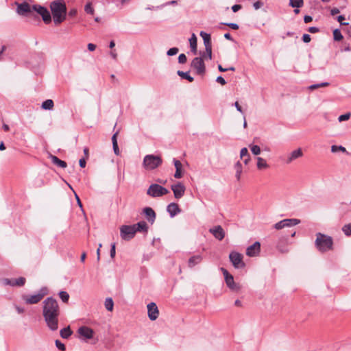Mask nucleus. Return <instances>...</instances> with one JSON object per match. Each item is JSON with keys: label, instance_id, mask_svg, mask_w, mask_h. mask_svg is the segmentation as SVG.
<instances>
[{"label": "nucleus", "instance_id": "obj_1", "mask_svg": "<svg viewBox=\"0 0 351 351\" xmlns=\"http://www.w3.org/2000/svg\"><path fill=\"white\" fill-rule=\"evenodd\" d=\"M60 308L56 300L47 298L43 302V315L47 326L53 331L58 328Z\"/></svg>", "mask_w": 351, "mask_h": 351}, {"label": "nucleus", "instance_id": "obj_2", "mask_svg": "<svg viewBox=\"0 0 351 351\" xmlns=\"http://www.w3.org/2000/svg\"><path fill=\"white\" fill-rule=\"evenodd\" d=\"M50 8L56 25H59L65 20L66 7L64 1L60 0L53 1L51 3Z\"/></svg>", "mask_w": 351, "mask_h": 351}, {"label": "nucleus", "instance_id": "obj_3", "mask_svg": "<svg viewBox=\"0 0 351 351\" xmlns=\"http://www.w3.org/2000/svg\"><path fill=\"white\" fill-rule=\"evenodd\" d=\"M315 245L319 251L325 252L332 250L333 240L331 237L318 232L316 234Z\"/></svg>", "mask_w": 351, "mask_h": 351}, {"label": "nucleus", "instance_id": "obj_4", "mask_svg": "<svg viewBox=\"0 0 351 351\" xmlns=\"http://www.w3.org/2000/svg\"><path fill=\"white\" fill-rule=\"evenodd\" d=\"M162 163V159L160 156L148 154L143 158V166L148 171L154 170L160 167Z\"/></svg>", "mask_w": 351, "mask_h": 351}, {"label": "nucleus", "instance_id": "obj_5", "mask_svg": "<svg viewBox=\"0 0 351 351\" xmlns=\"http://www.w3.org/2000/svg\"><path fill=\"white\" fill-rule=\"evenodd\" d=\"M168 193V189L158 184H152L147 190V195L152 197H162Z\"/></svg>", "mask_w": 351, "mask_h": 351}, {"label": "nucleus", "instance_id": "obj_6", "mask_svg": "<svg viewBox=\"0 0 351 351\" xmlns=\"http://www.w3.org/2000/svg\"><path fill=\"white\" fill-rule=\"evenodd\" d=\"M136 229L133 225H123L120 227V236L124 241H130L134 237Z\"/></svg>", "mask_w": 351, "mask_h": 351}, {"label": "nucleus", "instance_id": "obj_7", "mask_svg": "<svg viewBox=\"0 0 351 351\" xmlns=\"http://www.w3.org/2000/svg\"><path fill=\"white\" fill-rule=\"evenodd\" d=\"M33 11L36 12L38 14H39L42 18L43 21L46 24H49L51 21V16L48 11V10L40 5H34L32 6Z\"/></svg>", "mask_w": 351, "mask_h": 351}, {"label": "nucleus", "instance_id": "obj_8", "mask_svg": "<svg viewBox=\"0 0 351 351\" xmlns=\"http://www.w3.org/2000/svg\"><path fill=\"white\" fill-rule=\"evenodd\" d=\"M191 67L196 71L197 74L203 75L206 71V66L202 58H195L191 64Z\"/></svg>", "mask_w": 351, "mask_h": 351}, {"label": "nucleus", "instance_id": "obj_9", "mask_svg": "<svg viewBox=\"0 0 351 351\" xmlns=\"http://www.w3.org/2000/svg\"><path fill=\"white\" fill-rule=\"evenodd\" d=\"M229 258L234 268L239 269L245 267L241 254L237 252H232L229 255Z\"/></svg>", "mask_w": 351, "mask_h": 351}, {"label": "nucleus", "instance_id": "obj_10", "mask_svg": "<svg viewBox=\"0 0 351 351\" xmlns=\"http://www.w3.org/2000/svg\"><path fill=\"white\" fill-rule=\"evenodd\" d=\"M300 221L297 219H283L274 225V228L281 230L286 227H291L300 223Z\"/></svg>", "mask_w": 351, "mask_h": 351}, {"label": "nucleus", "instance_id": "obj_11", "mask_svg": "<svg viewBox=\"0 0 351 351\" xmlns=\"http://www.w3.org/2000/svg\"><path fill=\"white\" fill-rule=\"evenodd\" d=\"M77 333L84 340L87 341L93 337L95 332L92 328L83 326L78 328Z\"/></svg>", "mask_w": 351, "mask_h": 351}, {"label": "nucleus", "instance_id": "obj_12", "mask_svg": "<svg viewBox=\"0 0 351 351\" xmlns=\"http://www.w3.org/2000/svg\"><path fill=\"white\" fill-rule=\"evenodd\" d=\"M33 12L32 6L26 2L17 3L16 12L19 15L27 16Z\"/></svg>", "mask_w": 351, "mask_h": 351}, {"label": "nucleus", "instance_id": "obj_13", "mask_svg": "<svg viewBox=\"0 0 351 351\" xmlns=\"http://www.w3.org/2000/svg\"><path fill=\"white\" fill-rule=\"evenodd\" d=\"M147 315L150 320H156L159 315V311L157 305L154 302L147 304Z\"/></svg>", "mask_w": 351, "mask_h": 351}, {"label": "nucleus", "instance_id": "obj_14", "mask_svg": "<svg viewBox=\"0 0 351 351\" xmlns=\"http://www.w3.org/2000/svg\"><path fill=\"white\" fill-rule=\"evenodd\" d=\"M171 190L176 199H180L184 195L186 188L181 182H178L176 184L171 185Z\"/></svg>", "mask_w": 351, "mask_h": 351}, {"label": "nucleus", "instance_id": "obj_15", "mask_svg": "<svg viewBox=\"0 0 351 351\" xmlns=\"http://www.w3.org/2000/svg\"><path fill=\"white\" fill-rule=\"evenodd\" d=\"M261 250V243L256 241L254 244L246 249V255L250 257L257 256Z\"/></svg>", "mask_w": 351, "mask_h": 351}, {"label": "nucleus", "instance_id": "obj_16", "mask_svg": "<svg viewBox=\"0 0 351 351\" xmlns=\"http://www.w3.org/2000/svg\"><path fill=\"white\" fill-rule=\"evenodd\" d=\"M215 239L221 241L225 237V232L221 226H216L209 230Z\"/></svg>", "mask_w": 351, "mask_h": 351}, {"label": "nucleus", "instance_id": "obj_17", "mask_svg": "<svg viewBox=\"0 0 351 351\" xmlns=\"http://www.w3.org/2000/svg\"><path fill=\"white\" fill-rule=\"evenodd\" d=\"M227 286L233 291H239L241 289L239 285L235 283L233 276L229 274L224 277Z\"/></svg>", "mask_w": 351, "mask_h": 351}, {"label": "nucleus", "instance_id": "obj_18", "mask_svg": "<svg viewBox=\"0 0 351 351\" xmlns=\"http://www.w3.org/2000/svg\"><path fill=\"white\" fill-rule=\"evenodd\" d=\"M199 35L204 40L206 52H208L210 56V46H212L210 35L203 31L200 32Z\"/></svg>", "mask_w": 351, "mask_h": 351}, {"label": "nucleus", "instance_id": "obj_19", "mask_svg": "<svg viewBox=\"0 0 351 351\" xmlns=\"http://www.w3.org/2000/svg\"><path fill=\"white\" fill-rule=\"evenodd\" d=\"M303 156V152L301 148H298L293 152H291L286 159L285 162L287 164L291 163L293 160L302 157Z\"/></svg>", "mask_w": 351, "mask_h": 351}, {"label": "nucleus", "instance_id": "obj_20", "mask_svg": "<svg viewBox=\"0 0 351 351\" xmlns=\"http://www.w3.org/2000/svg\"><path fill=\"white\" fill-rule=\"evenodd\" d=\"M43 298V295L40 293L32 295H26L23 297L24 300L27 304H37L39 302L42 298Z\"/></svg>", "mask_w": 351, "mask_h": 351}, {"label": "nucleus", "instance_id": "obj_21", "mask_svg": "<svg viewBox=\"0 0 351 351\" xmlns=\"http://www.w3.org/2000/svg\"><path fill=\"white\" fill-rule=\"evenodd\" d=\"M167 211L169 213L171 217H175L176 215L181 212L180 208L178 204L172 202L170 203L167 207Z\"/></svg>", "mask_w": 351, "mask_h": 351}, {"label": "nucleus", "instance_id": "obj_22", "mask_svg": "<svg viewBox=\"0 0 351 351\" xmlns=\"http://www.w3.org/2000/svg\"><path fill=\"white\" fill-rule=\"evenodd\" d=\"M203 259L200 254L192 256L188 261V266L190 268L194 267L195 265L199 264Z\"/></svg>", "mask_w": 351, "mask_h": 351}, {"label": "nucleus", "instance_id": "obj_23", "mask_svg": "<svg viewBox=\"0 0 351 351\" xmlns=\"http://www.w3.org/2000/svg\"><path fill=\"white\" fill-rule=\"evenodd\" d=\"M143 213H145L148 221L153 223L156 219V213L154 210L150 207H146L144 208Z\"/></svg>", "mask_w": 351, "mask_h": 351}, {"label": "nucleus", "instance_id": "obj_24", "mask_svg": "<svg viewBox=\"0 0 351 351\" xmlns=\"http://www.w3.org/2000/svg\"><path fill=\"white\" fill-rule=\"evenodd\" d=\"M174 166L176 167V172L174 174V177L177 179L181 178L182 177V165L181 162L176 158L173 159Z\"/></svg>", "mask_w": 351, "mask_h": 351}, {"label": "nucleus", "instance_id": "obj_25", "mask_svg": "<svg viewBox=\"0 0 351 351\" xmlns=\"http://www.w3.org/2000/svg\"><path fill=\"white\" fill-rule=\"evenodd\" d=\"M133 226H134L136 229V233L137 232H147L148 230V226L147 223L144 221H141L136 224H133Z\"/></svg>", "mask_w": 351, "mask_h": 351}, {"label": "nucleus", "instance_id": "obj_26", "mask_svg": "<svg viewBox=\"0 0 351 351\" xmlns=\"http://www.w3.org/2000/svg\"><path fill=\"white\" fill-rule=\"evenodd\" d=\"M49 158H51L53 164H54L55 165L60 167L61 168L66 167V166H67L66 162H64V160H60L57 156H53V155H50Z\"/></svg>", "mask_w": 351, "mask_h": 351}, {"label": "nucleus", "instance_id": "obj_27", "mask_svg": "<svg viewBox=\"0 0 351 351\" xmlns=\"http://www.w3.org/2000/svg\"><path fill=\"white\" fill-rule=\"evenodd\" d=\"M234 168L235 169V178L237 179V181H240L241 180V174H242V171H243V166H242V164L241 163L240 161H237L234 165Z\"/></svg>", "mask_w": 351, "mask_h": 351}, {"label": "nucleus", "instance_id": "obj_28", "mask_svg": "<svg viewBox=\"0 0 351 351\" xmlns=\"http://www.w3.org/2000/svg\"><path fill=\"white\" fill-rule=\"evenodd\" d=\"M277 248L282 253H287L289 248L287 247V239H280L277 244Z\"/></svg>", "mask_w": 351, "mask_h": 351}, {"label": "nucleus", "instance_id": "obj_29", "mask_svg": "<svg viewBox=\"0 0 351 351\" xmlns=\"http://www.w3.org/2000/svg\"><path fill=\"white\" fill-rule=\"evenodd\" d=\"M190 47L191 51L194 53H197V37L195 34H193L189 39Z\"/></svg>", "mask_w": 351, "mask_h": 351}, {"label": "nucleus", "instance_id": "obj_30", "mask_svg": "<svg viewBox=\"0 0 351 351\" xmlns=\"http://www.w3.org/2000/svg\"><path fill=\"white\" fill-rule=\"evenodd\" d=\"M60 334L62 338L67 339L72 335V331L70 327L67 326L60 330Z\"/></svg>", "mask_w": 351, "mask_h": 351}, {"label": "nucleus", "instance_id": "obj_31", "mask_svg": "<svg viewBox=\"0 0 351 351\" xmlns=\"http://www.w3.org/2000/svg\"><path fill=\"white\" fill-rule=\"evenodd\" d=\"M268 167L269 166L265 159L261 157L257 158V168L258 169H267Z\"/></svg>", "mask_w": 351, "mask_h": 351}, {"label": "nucleus", "instance_id": "obj_32", "mask_svg": "<svg viewBox=\"0 0 351 351\" xmlns=\"http://www.w3.org/2000/svg\"><path fill=\"white\" fill-rule=\"evenodd\" d=\"M177 74L181 77L182 79L187 80L189 82H192L194 80V78L191 76L189 72H184L182 71H178Z\"/></svg>", "mask_w": 351, "mask_h": 351}, {"label": "nucleus", "instance_id": "obj_33", "mask_svg": "<svg viewBox=\"0 0 351 351\" xmlns=\"http://www.w3.org/2000/svg\"><path fill=\"white\" fill-rule=\"evenodd\" d=\"M53 101L51 99H47L42 103V108L45 110H51L53 107Z\"/></svg>", "mask_w": 351, "mask_h": 351}, {"label": "nucleus", "instance_id": "obj_34", "mask_svg": "<svg viewBox=\"0 0 351 351\" xmlns=\"http://www.w3.org/2000/svg\"><path fill=\"white\" fill-rule=\"evenodd\" d=\"M304 5L303 0H289V5L293 8H299Z\"/></svg>", "mask_w": 351, "mask_h": 351}, {"label": "nucleus", "instance_id": "obj_35", "mask_svg": "<svg viewBox=\"0 0 351 351\" xmlns=\"http://www.w3.org/2000/svg\"><path fill=\"white\" fill-rule=\"evenodd\" d=\"M104 305H105L106 308L108 311H112L113 309V306H114V302H113L112 299L111 298H106L105 300Z\"/></svg>", "mask_w": 351, "mask_h": 351}, {"label": "nucleus", "instance_id": "obj_36", "mask_svg": "<svg viewBox=\"0 0 351 351\" xmlns=\"http://www.w3.org/2000/svg\"><path fill=\"white\" fill-rule=\"evenodd\" d=\"M333 37L334 40L336 41H340L343 38L341 31L339 29H335L333 31Z\"/></svg>", "mask_w": 351, "mask_h": 351}, {"label": "nucleus", "instance_id": "obj_37", "mask_svg": "<svg viewBox=\"0 0 351 351\" xmlns=\"http://www.w3.org/2000/svg\"><path fill=\"white\" fill-rule=\"evenodd\" d=\"M59 296H60V299L62 300V302H64L65 303L68 302V301L69 300V295L66 291H61L59 293Z\"/></svg>", "mask_w": 351, "mask_h": 351}, {"label": "nucleus", "instance_id": "obj_38", "mask_svg": "<svg viewBox=\"0 0 351 351\" xmlns=\"http://www.w3.org/2000/svg\"><path fill=\"white\" fill-rule=\"evenodd\" d=\"M342 231L346 236L351 235V223L346 224L342 228Z\"/></svg>", "mask_w": 351, "mask_h": 351}, {"label": "nucleus", "instance_id": "obj_39", "mask_svg": "<svg viewBox=\"0 0 351 351\" xmlns=\"http://www.w3.org/2000/svg\"><path fill=\"white\" fill-rule=\"evenodd\" d=\"M328 85H329L328 82H322V83H319V84H312L309 86V89L315 90V89L320 88V87L328 86Z\"/></svg>", "mask_w": 351, "mask_h": 351}, {"label": "nucleus", "instance_id": "obj_40", "mask_svg": "<svg viewBox=\"0 0 351 351\" xmlns=\"http://www.w3.org/2000/svg\"><path fill=\"white\" fill-rule=\"evenodd\" d=\"M250 147L251 152L254 155H258L261 154V148L258 145H250Z\"/></svg>", "mask_w": 351, "mask_h": 351}, {"label": "nucleus", "instance_id": "obj_41", "mask_svg": "<svg viewBox=\"0 0 351 351\" xmlns=\"http://www.w3.org/2000/svg\"><path fill=\"white\" fill-rule=\"evenodd\" d=\"M25 278L23 277H20L19 278L14 279V286H23L25 283Z\"/></svg>", "mask_w": 351, "mask_h": 351}, {"label": "nucleus", "instance_id": "obj_42", "mask_svg": "<svg viewBox=\"0 0 351 351\" xmlns=\"http://www.w3.org/2000/svg\"><path fill=\"white\" fill-rule=\"evenodd\" d=\"M338 151H341L343 152H346V149L344 147L341 146V145H332L331 147V152H333V153H335Z\"/></svg>", "mask_w": 351, "mask_h": 351}, {"label": "nucleus", "instance_id": "obj_43", "mask_svg": "<svg viewBox=\"0 0 351 351\" xmlns=\"http://www.w3.org/2000/svg\"><path fill=\"white\" fill-rule=\"evenodd\" d=\"M84 10L87 14H94V8H93L91 3H88L87 4H86L84 7Z\"/></svg>", "mask_w": 351, "mask_h": 351}, {"label": "nucleus", "instance_id": "obj_44", "mask_svg": "<svg viewBox=\"0 0 351 351\" xmlns=\"http://www.w3.org/2000/svg\"><path fill=\"white\" fill-rule=\"evenodd\" d=\"M178 51H179L178 48L172 47L167 51V54L169 56H172L177 54L178 53Z\"/></svg>", "mask_w": 351, "mask_h": 351}, {"label": "nucleus", "instance_id": "obj_45", "mask_svg": "<svg viewBox=\"0 0 351 351\" xmlns=\"http://www.w3.org/2000/svg\"><path fill=\"white\" fill-rule=\"evenodd\" d=\"M56 347L60 350L61 351H65L66 347L64 343H62L60 340H56L55 341Z\"/></svg>", "mask_w": 351, "mask_h": 351}, {"label": "nucleus", "instance_id": "obj_46", "mask_svg": "<svg viewBox=\"0 0 351 351\" xmlns=\"http://www.w3.org/2000/svg\"><path fill=\"white\" fill-rule=\"evenodd\" d=\"M350 113L348 112V113H346L344 114H341L339 117L338 118V120L339 122H341V121H346V120H348L350 117Z\"/></svg>", "mask_w": 351, "mask_h": 351}, {"label": "nucleus", "instance_id": "obj_47", "mask_svg": "<svg viewBox=\"0 0 351 351\" xmlns=\"http://www.w3.org/2000/svg\"><path fill=\"white\" fill-rule=\"evenodd\" d=\"M187 58L185 54L181 53L178 56V62L180 64H184L186 62Z\"/></svg>", "mask_w": 351, "mask_h": 351}, {"label": "nucleus", "instance_id": "obj_48", "mask_svg": "<svg viewBox=\"0 0 351 351\" xmlns=\"http://www.w3.org/2000/svg\"><path fill=\"white\" fill-rule=\"evenodd\" d=\"M247 156H250L247 149L246 147L242 148L240 152V157L243 158L244 157H247Z\"/></svg>", "mask_w": 351, "mask_h": 351}, {"label": "nucleus", "instance_id": "obj_49", "mask_svg": "<svg viewBox=\"0 0 351 351\" xmlns=\"http://www.w3.org/2000/svg\"><path fill=\"white\" fill-rule=\"evenodd\" d=\"M3 282L5 285L14 286V279L4 278Z\"/></svg>", "mask_w": 351, "mask_h": 351}, {"label": "nucleus", "instance_id": "obj_50", "mask_svg": "<svg viewBox=\"0 0 351 351\" xmlns=\"http://www.w3.org/2000/svg\"><path fill=\"white\" fill-rule=\"evenodd\" d=\"M263 6V3L261 0H258L253 3V7L255 10H258Z\"/></svg>", "mask_w": 351, "mask_h": 351}, {"label": "nucleus", "instance_id": "obj_51", "mask_svg": "<svg viewBox=\"0 0 351 351\" xmlns=\"http://www.w3.org/2000/svg\"><path fill=\"white\" fill-rule=\"evenodd\" d=\"M226 26H228L230 27V28H232V29L234 30H237L239 27V25L237 24V23H223Z\"/></svg>", "mask_w": 351, "mask_h": 351}, {"label": "nucleus", "instance_id": "obj_52", "mask_svg": "<svg viewBox=\"0 0 351 351\" xmlns=\"http://www.w3.org/2000/svg\"><path fill=\"white\" fill-rule=\"evenodd\" d=\"M345 20V17L343 15H339L337 17V21L341 23L342 25H348V23H343V21Z\"/></svg>", "mask_w": 351, "mask_h": 351}, {"label": "nucleus", "instance_id": "obj_53", "mask_svg": "<svg viewBox=\"0 0 351 351\" xmlns=\"http://www.w3.org/2000/svg\"><path fill=\"white\" fill-rule=\"evenodd\" d=\"M202 56H203L202 58H204V59H206V60H211L212 59V46H210V58L209 53L208 52H206V51L203 53Z\"/></svg>", "mask_w": 351, "mask_h": 351}, {"label": "nucleus", "instance_id": "obj_54", "mask_svg": "<svg viewBox=\"0 0 351 351\" xmlns=\"http://www.w3.org/2000/svg\"><path fill=\"white\" fill-rule=\"evenodd\" d=\"M302 40L306 43H309L311 41V36L308 34H304L302 36Z\"/></svg>", "mask_w": 351, "mask_h": 351}, {"label": "nucleus", "instance_id": "obj_55", "mask_svg": "<svg viewBox=\"0 0 351 351\" xmlns=\"http://www.w3.org/2000/svg\"><path fill=\"white\" fill-rule=\"evenodd\" d=\"M216 82L221 84V85H225L226 84V80L222 76H218L216 79Z\"/></svg>", "mask_w": 351, "mask_h": 351}, {"label": "nucleus", "instance_id": "obj_56", "mask_svg": "<svg viewBox=\"0 0 351 351\" xmlns=\"http://www.w3.org/2000/svg\"><path fill=\"white\" fill-rule=\"evenodd\" d=\"M115 243L112 244L110 249V257L114 258L115 256Z\"/></svg>", "mask_w": 351, "mask_h": 351}, {"label": "nucleus", "instance_id": "obj_57", "mask_svg": "<svg viewBox=\"0 0 351 351\" xmlns=\"http://www.w3.org/2000/svg\"><path fill=\"white\" fill-rule=\"evenodd\" d=\"M242 8V6L239 4H235L233 6H232V10L234 12H237V11H239V10H241Z\"/></svg>", "mask_w": 351, "mask_h": 351}, {"label": "nucleus", "instance_id": "obj_58", "mask_svg": "<svg viewBox=\"0 0 351 351\" xmlns=\"http://www.w3.org/2000/svg\"><path fill=\"white\" fill-rule=\"evenodd\" d=\"M308 31L310 32V33H312V34H315V33H317L319 31V28L317 27H310L308 29Z\"/></svg>", "mask_w": 351, "mask_h": 351}, {"label": "nucleus", "instance_id": "obj_59", "mask_svg": "<svg viewBox=\"0 0 351 351\" xmlns=\"http://www.w3.org/2000/svg\"><path fill=\"white\" fill-rule=\"evenodd\" d=\"M112 147H113V150H114V154L117 156H119V154H120V151H119V147H118V144L113 145Z\"/></svg>", "mask_w": 351, "mask_h": 351}, {"label": "nucleus", "instance_id": "obj_60", "mask_svg": "<svg viewBox=\"0 0 351 351\" xmlns=\"http://www.w3.org/2000/svg\"><path fill=\"white\" fill-rule=\"evenodd\" d=\"M117 135H118V132H115L112 136V145L117 144Z\"/></svg>", "mask_w": 351, "mask_h": 351}, {"label": "nucleus", "instance_id": "obj_61", "mask_svg": "<svg viewBox=\"0 0 351 351\" xmlns=\"http://www.w3.org/2000/svg\"><path fill=\"white\" fill-rule=\"evenodd\" d=\"M77 14V10L75 8H73L71 9L69 12V16H71V17H73L75 16V15Z\"/></svg>", "mask_w": 351, "mask_h": 351}, {"label": "nucleus", "instance_id": "obj_62", "mask_svg": "<svg viewBox=\"0 0 351 351\" xmlns=\"http://www.w3.org/2000/svg\"><path fill=\"white\" fill-rule=\"evenodd\" d=\"M312 20H313L312 16H311L309 15H306L304 17V21L305 23H310V22L312 21Z\"/></svg>", "mask_w": 351, "mask_h": 351}, {"label": "nucleus", "instance_id": "obj_63", "mask_svg": "<svg viewBox=\"0 0 351 351\" xmlns=\"http://www.w3.org/2000/svg\"><path fill=\"white\" fill-rule=\"evenodd\" d=\"M88 49L90 51H93L95 50L96 49V45L95 44H93V43H89L88 44Z\"/></svg>", "mask_w": 351, "mask_h": 351}, {"label": "nucleus", "instance_id": "obj_64", "mask_svg": "<svg viewBox=\"0 0 351 351\" xmlns=\"http://www.w3.org/2000/svg\"><path fill=\"white\" fill-rule=\"evenodd\" d=\"M79 164H80V166L82 167V168H84L86 166V160L84 158H81L79 160Z\"/></svg>", "mask_w": 351, "mask_h": 351}]
</instances>
